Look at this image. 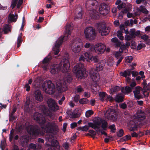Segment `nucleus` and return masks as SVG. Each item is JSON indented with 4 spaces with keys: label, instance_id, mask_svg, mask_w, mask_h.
Listing matches in <instances>:
<instances>
[{
    "label": "nucleus",
    "instance_id": "obj_57",
    "mask_svg": "<svg viewBox=\"0 0 150 150\" xmlns=\"http://www.w3.org/2000/svg\"><path fill=\"white\" fill-rule=\"evenodd\" d=\"M129 34L134 38H135V36H134V34H135V30H134L132 29L130 30Z\"/></svg>",
    "mask_w": 150,
    "mask_h": 150
},
{
    "label": "nucleus",
    "instance_id": "obj_34",
    "mask_svg": "<svg viewBox=\"0 0 150 150\" xmlns=\"http://www.w3.org/2000/svg\"><path fill=\"white\" fill-rule=\"evenodd\" d=\"M139 10L140 12L144 13L145 14H147L148 13L147 10L145 8V7L143 6H140Z\"/></svg>",
    "mask_w": 150,
    "mask_h": 150
},
{
    "label": "nucleus",
    "instance_id": "obj_13",
    "mask_svg": "<svg viewBox=\"0 0 150 150\" xmlns=\"http://www.w3.org/2000/svg\"><path fill=\"white\" fill-rule=\"evenodd\" d=\"M109 9V7L108 5L105 3H102L99 6V12L103 16L106 15L108 13Z\"/></svg>",
    "mask_w": 150,
    "mask_h": 150
},
{
    "label": "nucleus",
    "instance_id": "obj_29",
    "mask_svg": "<svg viewBox=\"0 0 150 150\" xmlns=\"http://www.w3.org/2000/svg\"><path fill=\"white\" fill-rule=\"evenodd\" d=\"M51 144L52 146L58 148L59 147V143L58 141L55 139L53 140L51 142Z\"/></svg>",
    "mask_w": 150,
    "mask_h": 150
},
{
    "label": "nucleus",
    "instance_id": "obj_39",
    "mask_svg": "<svg viewBox=\"0 0 150 150\" xmlns=\"http://www.w3.org/2000/svg\"><path fill=\"white\" fill-rule=\"evenodd\" d=\"M108 126V123L106 121H105L103 122L102 123L101 127L104 130H106Z\"/></svg>",
    "mask_w": 150,
    "mask_h": 150
},
{
    "label": "nucleus",
    "instance_id": "obj_36",
    "mask_svg": "<svg viewBox=\"0 0 150 150\" xmlns=\"http://www.w3.org/2000/svg\"><path fill=\"white\" fill-rule=\"evenodd\" d=\"M120 89H121L119 86H116L110 89V91L111 93H113L118 91Z\"/></svg>",
    "mask_w": 150,
    "mask_h": 150
},
{
    "label": "nucleus",
    "instance_id": "obj_41",
    "mask_svg": "<svg viewBox=\"0 0 150 150\" xmlns=\"http://www.w3.org/2000/svg\"><path fill=\"white\" fill-rule=\"evenodd\" d=\"M51 58L50 57H46L44 58L42 61V62L43 64H45L48 63L51 60Z\"/></svg>",
    "mask_w": 150,
    "mask_h": 150
},
{
    "label": "nucleus",
    "instance_id": "obj_32",
    "mask_svg": "<svg viewBox=\"0 0 150 150\" xmlns=\"http://www.w3.org/2000/svg\"><path fill=\"white\" fill-rule=\"evenodd\" d=\"M96 68L95 69L96 71L98 72L102 70L103 69V66H102L101 63H98L96 64Z\"/></svg>",
    "mask_w": 150,
    "mask_h": 150
},
{
    "label": "nucleus",
    "instance_id": "obj_21",
    "mask_svg": "<svg viewBox=\"0 0 150 150\" xmlns=\"http://www.w3.org/2000/svg\"><path fill=\"white\" fill-rule=\"evenodd\" d=\"M33 107V105L30 104V100H27L26 101L25 105H24V109L25 110L28 112L30 110L32 109Z\"/></svg>",
    "mask_w": 150,
    "mask_h": 150
},
{
    "label": "nucleus",
    "instance_id": "obj_42",
    "mask_svg": "<svg viewBox=\"0 0 150 150\" xmlns=\"http://www.w3.org/2000/svg\"><path fill=\"white\" fill-rule=\"evenodd\" d=\"M108 128L111 130V131L112 133H115L116 130L115 125L113 124L109 126Z\"/></svg>",
    "mask_w": 150,
    "mask_h": 150
},
{
    "label": "nucleus",
    "instance_id": "obj_50",
    "mask_svg": "<svg viewBox=\"0 0 150 150\" xmlns=\"http://www.w3.org/2000/svg\"><path fill=\"white\" fill-rule=\"evenodd\" d=\"M17 1L18 0H12L11 5V7H12V9H13L16 6L17 3Z\"/></svg>",
    "mask_w": 150,
    "mask_h": 150
},
{
    "label": "nucleus",
    "instance_id": "obj_46",
    "mask_svg": "<svg viewBox=\"0 0 150 150\" xmlns=\"http://www.w3.org/2000/svg\"><path fill=\"white\" fill-rule=\"evenodd\" d=\"M122 32L121 31H120V30H119L117 31V37L118 38L121 40H123L124 39V37L122 36Z\"/></svg>",
    "mask_w": 150,
    "mask_h": 150
},
{
    "label": "nucleus",
    "instance_id": "obj_49",
    "mask_svg": "<svg viewBox=\"0 0 150 150\" xmlns=\"http://www.w3.org/2000/svg\"><path fill=\"white\" fill-rule=\"evenodd\" d=\"M122 53L120 52L119 51L117 52L115 54V56L117 59L120 58V57H123L121 55Z\"/></svg>",
    "mask_w": 150,
    "mask_h": 150
},
{
    "label": "nucleus",
    "instance_id": "obj_1",
    "mask_svg": "<svg viewBox=\"0 0 150 150\" xmlns=\"http://www.w3.org/2000/svg\"><path fill=\"white\" fill-rule=\"evenodd\" d=\"M34 119L41 125L42 128L47 133L56 134L58 131L55 128V124L53 122L47 121L46 118L43 115L38 112H35L34 116Z\"/></svg>",
    "mask_w": 150,
    "mask_h": 150
},
{
    "label": "nucleus",
    "instance_id": "obj_25",
    "mask_svg": "<svg viewBox=\"0 0 150 150\" xmlns=\"http://www.w3.org/2000/svg\"><path fill=\"white\" fill-rule=\"evenodd\" d=\"M141 38L144 40L146 42V44L147 45H150V39H149V36L146 34L141 35L140 36Z\"/></svg>",
    "mask_w": 150,
    "mask_h": 150
},
{
    "label": "nucleus",
    "instance_id": "obj_9",
    "mask_svg": "<svg viewBox=\"0 0 150 150\" xmlns=\"http://www.w3.org/2000/svg\"><path fill=\"white\" fill-rule=\"evenodd\" d=\"M85 59L87 61L90 60L91 61H93L95 62H97L98 61L96 56H93L89 52H85L83 54V55H81L79 58L80 61H82L84 62Z\"/></svg>",
    "mask_w": 150,
    "mask_h": 150
},
{
    "label": "nucleus",
    "instance_id": "obj_47",
    "mask_svg": "<svg viewBox=\"0 0 150 150\" xmlns=\"http://www.w3.org/2000/svg\"><path fill=\"white\" fill-rule=\"evenodd\" d=\"M6 145V141L1 140V144H0V146L2 150H4V148H5Z\"/></svg>",
    "mask_w": 150,
    "mask_h": 150
},
{
    "label": "nucleus",
    "instance_id": "obj_31",
    "mask_svg": "<svg viewBox=\"0 0 150 150\" xmlns=\"http://www.w3.org/2000/svg\"><path fill=\"white\" fill-rule=\"evenodd\" d=\"M89 102V101L86 98L81 99L79 100V103L81 104H88Z\"/></svg>",
    "mask_w": 150,
    "mask_h": 150
},
{
    "label": "nucleus",
    "instance_id": "obj_16",
    "mask_svg": "<svg viewBox=\"0 0 150 150\" xmlns=\"http://www.w3.org/2000/svg\"><path fill=\"white\" fill-rule=\"evenodd\" d=\"M141 89L140 87L137 86L135 87L134 91H133L134 96L137 99H140L143 98V95L140 93Z\"/></svg>",
    "mask_w": 150,
    "mask_h": 150
},
{
    "label": "nucleus",
    "instance_id": "obj_17",
    "mask_svg": "<svg viewBox=\"0 0 150 150\" xmlns=\"http://www.w3.org/2000/svg\"><path fill=\"white\" fill-rule=\"evenodd\" d=\"M93 71L90 72V76L92 80L96 82H98L100 79V76L98 73Z\"/></svg>",
    "mask_w": 150,
    "mask_h": 150
},
{
    "label": "nucleus",
    "instance_id": "obj_60",
    "mask_svg": "<svg viewBox=\"0 0 150 150\" xmlns=\"http://www.w3.org/2000/svg\"><path fill=\"white\" fill-rule=\"evenodd\" d=\"M143 85L144 86V87H143V88L144 90H147V89L148 88L147 86V83L146 82V80H144V81L142 83Z\"/></svg>",
    "mask_w": 150,
    "mask_h": 150
},
{
    "label": "nucleus",
    "instance_id": "obj_40",
    "mask_svg": "<svg viewBox=\"0 0 150 150\" xmlns=\"http://www.w3.org/2000/svg\"><path fill=\"white\" fill-rule=\"evenodd\" d=\"M127 48L124 45H121L119 49V51L121 53L125 52L126 53L127 51Z\"/></svg>",
    "mask_w": 150,
    "mask_h": 150
},
{
    "label": "nucleus",
    "instance_id": "obj_23",
    "mask_svg": "<svg viewBox=\"0 0 150 150\" xmlns=\"http://www.w3.org/2000/svg\"><path fill=\"white\" fill-rule=\"evenodd\" d=\"M124 95L121 93L118 94L116 95L115 101L118 103L122 102L124 100Z\"/></svg>",
    "mask_w": 150,
    "mask_h": 150
},
{
    "label": "nucleus",
    "instance_id": "obj_26",
    "mask_svg": "<svg viewBox=\"0 0 150 150\" xmlns=\"http://www.w3.org/2000/svg\"><path fill=\"white\" fill-rule=\"evenodd\" d=\"M18 17V15L17 14L14 15L13 14H10L8 16V20L11 22H15L17 21Z\"/></svg>",
    "mask_w": 150,
    "mask_h": 150
},
{
    "label": "nucleus",
    "instance_id": "obj_28",
    "mask_svg": "<svg viewBox=\"0 0 150 150\" xmlns=\"http://www.w3.org/2000/svg\"><path fill=\"white\" fill-rule=\"evenodd\" d=\"M3 30L5 34H7L8 32L11 31L10 25H9L6 24L3 28Z\"/></svg>",
    "mask_w": 150,
    "mask_h": 150
},
{
    "label": "nucleus",
    "instance_id": "obj_6",
    "mask_svg": "<svg viewBox=\"0 0 150 150\" xmlns=\"http://www.w3.org/2000/svg\"><path fill=\"white\" fill-rule=\"evenodd\" d=\"M71 48L75 53L80 52L83 45V43L81 39L76 38L73 40L71 42Z\"/></svg>",
    "mask_w": 150,
    "mask_h": 150
},
{
    "label": "nucleus",
    "instance_id": "obj_33",
    "mask_svg": "<svg viewBox=\"0 0 150 150\" xmlns=\"http://www.w3.org/2000/svg\"><path fill=\"white\" fill-rule=\"evenodd\" d=\"M100 122L99 121H96L94 122L92 128L96 129H99L100 128Z\"/></svg>",
    "mask_w": 150,
    "mask_h": 150
},
{
    "label": "nucleus",
    "instance_id": "obj_51",
    "mask_svg": "<svg viewBox=\"0 0 150 150\" xmlns=\"http://www.w3.org/2000/svg\"><path fill=\"white\" fill-rule=\"evenodd\" d=\"M131 48L133 49H136L137 48V45L136 42L133 40L131 42Z\"/></svg>",
    "mask_w": 150,
    "mask_h": 150
},
{
    "label": "nucleus",
    "instance_id": "obj_7",
    "mask_svg": "<svg viewBox=\"0 0 150 150\" xmlns=\"http://www.w3.org/2000/svg\"><path fill=\"white\" fill-rule=\"evenodd\" d=\"M42 87L45 92L48 94H52L55 92V86L50 80L44 81L42 85Z\"/></svg>",
    "mask_w": 150,
    "mask_h": 150
},
{
    "label": "nucleus",
    "instance_id": "obj_20",
    "mask_svg": "<svg viewBox=\"0 0 150 150\" xmlns=\"http://www.w3.org/2000/svg\"><path fill=\"white\" fill-rule=\"evenodd\" d=\"M43 113L45 115L49 117L51 119H53L54 117V114L47 108H44Z\"/></svg>",
    "mask_w": 150,
    "mask_h": 150
},
{
    "label": "nucleus",
    "instance_id": "obj_14",
    "mask_svg": "<svg viewBox=\"0 0 150 150\" xmlns=\"http://www.w3.org/2000/svg\"><path fill=\"white\" fill-rule=\"evenodd\" d=\"M48 105L50 109L53 111L58 110L59 108L55 100L52 98H50L47 101Z\"/></svg>",
    "mask_w": 150,
    "mask_h": 150
},
{
    "label": "nucleus",
    "instance_id": "obj_64",
    "mask_svg": "<svg viewBox=\"0 0 150 150\" xmlns=\"http://www.w3.org/2000/svg\"><path fill=\"white\" fill-rule=\"evenodd\" d=\"M125 7V4L124 3H122L120 5H118L117 6V8L119 10L121 9L122 8Z\"/></svg>",
    "mask_w": 150,
    "mask_h": 150
},
{
    "label": "nucleus",
    "instance_id": "obj_56",
    "mask_svg": "<svg viewBox=\"0 0 150 150\" xmlns=\"http://www.w3.org/2000/svg\"><path fill=\"white\" fill-rule=\"evenodd\" d=\"M106 100L107 101L112 102L114 100V99L113 98L112 96L109 95H107V96L106 98Z\"/></svg>",
    "mask_w": 150,
    "mask_h": 150
},
{
    "label": "nucleus",
    "instance_id": "obj_43",
    "mask_svg": "<svg viewBox=\"0 0 150 150\" xmlns=\"http://www.w3.org/2000/svg\"><path fill=\"white\" fill-rule=\"evenodd\" d=\"M46 138L47 139L48 141L50 143L54 139V137L53 135H48L46 136Z\"/></svg>",
    "mask_w": 150,
    "mask_h": 150
},
{
    "label": "nucleus",
    "instance_id": "obj_5",
    "mask_svg": "<svg viewBox=\"0 0 150 150\" xmlns=\"http://www.w3.org/2000/svg\"><path fill=\"white\" fill-rule=\"evenodd\" d=\"M73 71L79 79H81L83 77L86 76L83 64L81 62L78 63L74 67Z\"/></svg>",
    "mask_w": 150,
    "mask_h": 150
},
{
    "label": "nucleus",
    "instance_id": "obj_55",
    "mask_svg": "<svg viewBox=\"0 0 150 150\" xmlns=\"http://www.w3.org/2000/svg\"><path fill=\"white\" fill-rule=\"evenodd\" d=\"M29 147L30 149H35L36 148V145L35 144L31 143L29 144Z\"/></svg>",
    "mask_w": 150,
    "mask_h": 150
},
{
    "label": "nucleus",
    "instance_id": "obj_3",
    "mask_svg": "<svg viewBox=\"0 0 150 150\" xmlns=\"http://www.w3.org/2000/svg\"><path fill=\"white\" fill-rule=\"evenodd\" d=\"M65 29V32L64 36H61L58 39L55 43L54 47L53 48L54 54L55 55L58 54L60 51L59 47L62 43L67 40L69 38V36L71 35L73 28L70 24H68L66 25Z\"/></svg>",
    "mask_w": 150,
    "mask_h": 150
},
{
    "label": "nucleus",
    "instance_id": "obj_52",
    "mask_svg": "<svg viewBox=\"0 0 150 150\" xmlns=\"http://www.w3.org/2000/svg\"><path fill=\"white\" fill-rule=\"evenodd\" d=\"M88 132L90 134L89 135L92 137H94L96 135V132L93 130H89Z\"/></svg>",
    "mask_w": 150,
    "mask_h": 150
},
{
    "label": "nucleus",
    "instance_id": "obj_18",
    "mask_svg": "<svg viewBox=\"0 0 150 150\" xmlns=\"http://www.w3.org/2000/svg\"><path fill=\"white\" fill-rule=\"evenodd\" d=\"M146 114L144 111L139 110L137 112L136 117L139 120H142L145 119Z\"/></svg>",
    "mask_w": 150,
    "mask_h": 150
},
{
    "label": "nucleus",
    "instance_id": "obj_24",
    "mask_svg": "<svg viewBox=\"0 0 150 150\" xmlns=\"http://www.w3.org/2000/svg\"><path fill=\"white\" fill-rule=\"evenodd\" d=\"M131 126L129 128L130 131H137L138 127V125L135 123L134 121H132L130 122Z\"/></svg>",
    "mask_w": 150,
    "mask_h": 150
},
{
    "label": "nucleus",
    "instance_id": "obj_54",
    "mask_svg": "<svg viewBox=\"0 0 150 150\" xmlns=\"http://www.w3.org/2000/svg\"><path fill=\"white\" fill-rule=\"evenodd\" d=\"M125 59H126V62L129 63L131 62L132 61V60L133 59V58L132 56H129L126 57Z\"/></svg>",
    "mask_w": 150,
    "mask_h": 150
},
{
    "label": "nucleus",
    "instance_id": "obj_48",
    "mask_svg": "<svg viewBox=\"0 0 150 150\" xmlns=\"http://www.w3.org/2000/svg\"><path fill=\"white\" fill-rule=\"evenodd\" d=\"M82 11L81 10L75 16V18L81 19L82 18Z\"/></svg>",
    "mask_w": 150,
    "mask_h": 150
},
{
    "label": "nucleus",
    "instance_id": "obj_53",
    "mask_svg": "<svg viewBox=\"0 0 150 150\" xmlns=\"http://www.w3.org/2000/svg\"><path fill=\"white\" fill-rule=\"evenodd\" d=\"M16 117L15 115H9V119L10 121H13L16 120Z\"/></svg>",
    "mask_w": 150,
    "mask_h": 150
},
{
    "label": "nucleus",
    "instance_id": "obj_11",
    "mask_svg": "<svg viewBox=\"0 0 150 150\" xmlns=\"http://www.w3.org/2000/svg\"><path fill=\"white\" fill-rule=\"evenodd\" d=\"M27 129L28 133L33 136H38L40 133V128L37 125H30L27 127Z\"/></svg>",
    "mask_w": 150,
    "mask_h": 150
},
{
    "label": "nucleus",
    "instance_id": "obj_44",
    "mask_svg": "<svg viewBox=\"0 0 150 150\" xmlns=\"http://www.w3.org/2000/svg\"><path fill=\"white\" fill-rule=\"evenodd\" d=\"M124 134V131L123 129H120L119 131L117 132V135L118 137H121Z\"/></svg>",
    "mask_w": 150,
    "mask_h": 150
},
{
    "label": "nucleus",
    "instance_id": "obj_19",
    "mask_svg": "<svg viewBox=\"0 0 150 150\" xmlns=\"http://www.w3.org/2000/svg\"><path fill=\"white\" fill-rule=\"evenodd\" d=\"M34 96L35 100L38 102H40L43 100V96L39 91L37 90L35 91L34 93Z\"/></svg>",
    "mask_w": 150,
    "mask_h": 150
},
{
    "label": "nucleus",
    "instance_id": "obj_15",
    "mask_svg": "<svg viewBox=\"0 0 150 150\" xmlns=\"http://www.w3.org/2000/svg\"><path fill=\"white\" fill-rule=\"evenodd\" d=\"M106 49L105 46L103 44L100 43L96 45L95 48L91 50H95L96 52L98 54H102L105 51Z\"/></svg>",
    "mask_w": 150,
    "mask_h": 150
},
{
    "label": "nucleus",
    "instance_id": "obj_22",
    "mask_svg": "<svg viewBox=\"0 0 150 150\" xmlns=\"http://www.w3.org/2000/svg\"><path fill=\"white\" fill-rule=\"evenodd\" d=\"M132 69H127L125 70L123 72H121L120 73V75L121 76H122L125 78L128 76H131L132 70Z\"/></svg>",
    "mask_w": 150,
    "mask_h": 150
},
{
    "label": "nucleus",
    "instance_id": "obj_12",
    "mask_svg": "<svg viewBox=\"0 0 150 150\" xmlns=\"http://www.w3.org/2000/svg\"><path fill=\"white\" fill-rule=\"evenodd\" d=\"M97 28L99 33L102 36L107 35L110 31V28L105 26V24L99 23L97 25Z\"/></svg>",
    "mask_w": 150,
    "mask_h": 150
},
{
    "label": "nucleus",
    "instance_id": "obj_62",
    "mask_svg": "<svg viewBox=\"0 0 150 150\" xmlns=\"http://www.w3.org/2000/svg\"><path fill=\"white\" fill-rule=\"evenodd\" d=\"M107 95L106 93L104 92H100L99 93L100 98H104Z\"/></svg>",
    "mask_w": 150,
    "mask_h": 150
},
{
    "label": "nucleus",
    "instance_id": "obj_27",
    "mask_svg": "<svg viewBox=\"0 0 150 150\" xmlns=\"http://www.w3.org/2000/svg\"><path fill=\"white\" fill-rule=\"evenodd\" d=\"M121 91L124 93H129L132 91V89L128 86H126L125 88L122 87L121 89Z\"/></svg>",
    "mask_w": 150,
    "mask_h": 150
},
{
    "label": "nucleus",
    "instance_id": "obj_30",
    "mask_svg": "<svg viewBox=\"0 0 150 150\" xmlns=\"http://www.w3.org/2000/svg\"><path fill=\"white\" fill-rule=\"evenodd\" d=\"M59 89L61 92H65L68 89L67 86L65 84H62L59 86Z\"/></svg>",
    "mask_w": 150,
    "mask_h": 150
},
{
    "label": "nucleus",
    "instance_id": "obj_2",
    "mask_svg": "<svg viewBox=\"0 0 150 150\" xmlns=\"http://www.w3.org/2000/svg\"><path fill=\"white\" fill-rule=\"evenodd\" d=\"M70 64L68 59H63L59 64H53L50 67V71L52 74H56L60 70L63 73H65L68 71L69 68Z\"/></svg>",
    "mask_w": 150,
    "mask_h": 150
},
{
    "label": "nucleus",
    "instance_id": "obj_35",
    "mask_svg": "<svg viewBox=\"0 0 150 150\" xmlns=\"http://www.w3.org/2000/svg\"><path fill=\"white\" fill-rule=\"evenodd\" d=\"M131 139V136L130 135H126L123 137L121 138V141L122 142L125 141L126 140H130Z\"/></svg>",
    "mask_w": 150,
    "mask_h": 150
},
{
    "label": "nucleus",
    "instance_id": "obj_37",
    "mask_svg": "<svg viewBox=\"0 0 150 150\" xmlns=\"http://www.w3.org/2000/svg\"><path fill=\"white\" fill-rule=\"evenodd\" d=\"M83 91V89L81 86H79L76 88L75 92L76 93H80Z\"/></svg>",
    "mask_w": 150,
    "mask_h": 150
},
{
    "label": "nucleus",
    "instance_id": "obj_61",
    "mask_svg": "<svg viewBox=\"0 0 150 150\" xmlns=\"http://www.w3.org/2000/svg\"><path fill=\"white\" fill-rule=\"evenodd\" d=\"M132 38H134L132 37H131V36L130 35H126L125 36V39L127 41L130 40Z\"/></svg>",
    "mask_w": 150,
    "mask_h": 150
},
{
    "label": "nucleus",
    "instance_id": "obj_8",
    "mask_svg": "<svg viewBox=\"0 0 150 150\" xmlns=\"http://www.w3.org/2000/svg\"><path fill=\"white\" fill-rule=\"evenodd\" d=\"M84 34L85 37L87 39L92 40L96 38V33L94 28L88 27L85 30Z\"/></svg>",
    "mask_w": 150,
    "mask_h": 150
},
{
    "label": "nucleus",
    "instance_id": "obj_10",
    "mask_svg": "<svg viewBox=\"0 0 150 150\" xmlns=\"http://www.w3.org/2000/svg\"><path fill=\"white\" fill-rule=\"evenodd\" d=\"M106 118L112 121H115L118 118L117 114L115 110L113 109L109 108L105 113Z\"/></svg>",
    "mask_w": 150,
    "mask_h": 150
},
{
    "label": "nucleus",
    "instance_id": "obj_58",
    "mask_svg": "<svg viewBox=\"0 0 150 150\" xmlns=\"http://www.w3.org/2000/svg\"><path fill=\"white\" fill-rule=\"evenodd\" d=\"M72 79L71 76L70 75H68L66 79L68 83H70L72 81Z\"/></svg>",
    "mask_w": 150,
    "mask_h": 150
},
{
    "label": "nucleus",
    "instance_id": "obj_4",
    "mask_svg": "<svg viewBox=\"0 0 150 150\" xmlns=\"http://www.w3.org/2000/svg\"><path fill=\"white\" fill-rule=\"evenodd\" d=\"M86 6L88 10H90L89 13L91 18L98 19L100 18V13L97 11L98 3L96 0H87Z\"/></svg>",
    "mask_w": 150,
    "mask_h": 150
},
{
    "label": "nucleus",
    "instance_id": "obj_63",
    "mask_svg": "<svg viewBox=\"0 0 150 150\" xmlns=\"http://www.w3.org/2000/svg\"><path fill=\"white\" fill-rule=\"evenodd\" d=\"M15 135L14 133L10 134H9V140L10 142H11L13 138Z\"/></svg>",
    "mask_w": 150,
    "mask_h": 150
},
{
    "label": "nucleus",
    "instance_id": "obj_59",
    "mask_svg": "<svg viewBox=\"0 0 150 150\" xmlns=\"http://www.w3.org/2000/svg\"><path fill=\"white\" fill-rule=\"evenodd\" d=\"M77 114L74 112H72L69 114V117L71 118H75L76 117Z\"/></svg>",
    "mask_w": 150,
    "mask_h": 150
},
{
    "label": "nucleus",
    "instance_id": "obj_38",
    "mask_svg": "<svg viewBox=\"0 0 150 150\" xmlns=\"http://www.w3.org/2000/svg\"><path fill=\"white\" fill-rule=\"evenodd\" d=\"M94 113L93 112L92 110H88L86 111L85 113V116L87 117H89Z\"/></svg>",
    "mask_w": 150,
    "mask_h": 150
},
{
    "label": "nucleus",
    "instance_id": "obj_45",
    "mask_svg": "<svg viewBox=\"0 0 150 150\" xmlns=\"http://www.w3.org/2000/svg\"><path fill=\"white\" fill-rule=\"evenodd\" d=\"M22 43L21 35H19L17 39V47H19Z\"/></svg>",
    "mask_w": 150,
    "mask_h": 150
}]
</instances>
